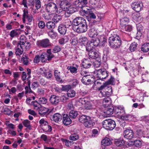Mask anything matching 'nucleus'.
<instances>
[{"instance_id": "f257e3e1", "label": "nucleus", "mask_w": 149, "mask_h": 149, "mask_svg": "<svg viewBox=\"0 0 149 149\" xmlns=\"http://www.w3.org/2000/svg\"><path fill=\"white\" fill-rule=\"evenodd\" d=\"M73 29L77 33H83L87 30V25L86 20L82 17L74 19L72 22Z\"/></svg>"}, {"instance_id": "f03ea898", "label": "nucleus", "mask_w": 149, "mask_h": 149, "mask_svg": "<svg viewBox=\"0 0 149 149\" xmlns=\"http://www.w3.org/2000/svg\"><path fill=\"white\" fill-rule=\"evenodd\" d=\"M109 42L110 46L113 48L116 49L119 48L121 45V40L119 37L115 35L110 37L109 39Z\"/></svg>"}, {"instance_id": "7ed1b4c3", "label": "nucleus", "mask_w": 149, "mask_h": 149, "mask_svg": "<svg viewBox=\"0 0 149 149\" xmlns=\"http://www.w3.org/2000/svg\"><path fill=\"white\" fill-rule=\"evenodd\" d=\"M102 125L107 130H112L115 127L116 123L114 120L111 119H106L103 122Z\"/></svg>"}, {"instance_id": "20e7f679", "label": "nucleus", "mask_w": 149, "mask_h": 149, "mask_svg": "<svg viewBox=\"0 0 149 149\" xmlns=\"http://www.w3.org/2000/svg\"><path fill=\"white\" fill-rule=\"evenodd\" d=\"M78 102L80 104L79 105H84L86 109L90 110L93 108L92 102L86 101L84 98H79Z\"/></svg>"}, {"instance_id": "39448f33", "label": "nucleus", "mask_w": 149, "mask_h": 149, "mask_svg": "<svg viewBox=\"0 0 149 149\" xmlns=\"http://www.w3.org/2000/svg\"><path fill=\"white\" fill-rule=\"evenodd\" d=\"M23 21L24 23H26L27 24H30L33 20V17L31 15L29 14L28 11L27 10H23Z\"/></svg>"}, {"instance_id": "423d86ee", "label": "nucleus", "mask_w": 149, "mask_h": 149, "mask_svg": "<svg viewBox=\"0 0 149 149\" xmlns=\"http://www.w3.org/2000/svg\"><path fill=\"white\" fill-rule=\"evenodd\" d=\"M51 43L48 38H45L37 42V45L38 46L43 48H46L51 45Z\"/></svg>"}, {"instance_id": "0eeeda50", "label": "nucleus", "mask_w": 149, "mask_h": 149, "mask_svg": "<svg viewBox=\"0 0 149 149\" xmlns=\"http://www.w3.org/2000/svg\"><path fill=\"white\" fill-rule=\"evenodd\" d=\"M97 77L100 80L105 79L108 77V73L105 70L103 69L96 70Z\"/></svg>"}, {"instance_id": "6e6552de", "label": "nucleus", "mask_w": 149, "mask_h": 149, "mask_svg": "<svg viewBox=\"0 0 149 149\" xmlns=\"http://www.w3.org/2000/svg\"><path fill=\"white\" fill-rule=\"evenodd\" d=\"M104 91H100V93L102 97L109 96L112 93V87L109 85L106 86L104 85Z\"/></svg>"}, {"instance_id": "1a4fd4ad", "label": "nucleus", "mask_w": 149, "mask_h": 149, "mask_svg": "<svg viewBox=\"0 0 149 149\" xmlns=\"http://www.w3.org/2000/svg\"><path fill=\"white\" fill-rule=\"evenodd\" d=\"M92 48L88 46L86 48V50L88 51V55L90 57L92 58H97L99 56V53L95 50H93Z\"/></svg>"}, {"instance_id": "9d476101", "label": "nucleus", "mask_w": 149, "mask_h": 149, "mask_svg": "<svg viewBox=\"0 0 149 149\" xmlns=\"http://www.w3.org/2000/svg\"><path fill=\"white\" fill-rule=\"evenodd\" d=\"M123 135L125 138L127 139H131L134 137L133 132L131 130H125L123 132Z\"/></svg>"}, {"instance_id": "9b49d317", "label": "nucleus", "mask_w": 149, "mask_h": 149, "mask_svg": "<svg viewBox=\"0 0 149 149\" xmlns=\"http://www.w3.org/2000/svg\"><path fill=\"white\" fill-rule=\"evenodd\" d=\"M142 4L140 2H134L131 5L132 9L137 12L140 11L142 8Z\"/></svg>"}, {"instance_id": "f8f14e48", "label": "nucleus", "mask_w": 149, "mask_h": 149, "mask_svg": "<svg viewBox=\"0 0 149 149\" xmlns=\"http://www.w3.org/2000/svg\"><path fill=\"white\" fill-rule=\"evenodd\" d=\"M114 112L117 115L119 116L121 118L125 113L124 108L121 106L117 107L115 108Z\"/></svg>"}, {"instance_id": "ddd939ff", "label": "nucleus", "mask_w": 149, "mask_h": 149, "mask_svg": "<svg viewBox=\"0 0 149 149\" xmlns=\"http://www.w3.org/2000/svg\"><path fill=\"white\" fill-rule=\"evenodd\" d=\"M101 81H102V80H97L95 81L94 84V85L96 86V88L100 91L104 90L105 85L104 84H102Z\"/></svg>"}, {"instance_id": "4468645a", "label": "nucleus", "mask_w": 149, "mask_h": 149, "mask_svg": "<svg viewBox=\"0 0 149 149\" xmlns=\"http://www.w3.org/2000/svg\"><path fill=\"white\" fill-rule=\"evenodd\" d=\"M49 101L52 104L57 105L60 102V97L54 95H52L50 97Z\"/></svg>"}, {"instance_id": "2eb2a0df", "label": "nucleus", "mask_w": 149, "mask_h": 149, "mask_svg": "<svg viewBox=\"0 0 149 149\" xmlns=\"http://www.w3.org/2000/svg\"><path fill=\"white\" fill-rule=\"evenodd\" d=\"M56 5L53 3H50L46 5V10L48 12L54 13L55 10Z\"/></svg>"}, {"instance_id": "dca6fc26", "label": "nucleus", "mask_w": 149, "mask_h": 149, "mask_svg": "<svg viewBox=\"0 0 149 149\" xmlns=\"http://www.w3.org/2000/svg\"><path fill=\"white\" fill-rule=\"evenodd\" d=\"M62 118V116L61 114L58 113H56L51 116V119L55 122L58 123L61 120Z\"/></svg>"}, {"instance_id": "f3484780", "label": "nucleus", "mask_w": 149, "mask_h": 149, "mask_svg": "<svg viewBox=\"0 0 149 149\" xmlns=\"http://www.w3.org/2000/svg\"><path fill=\"white\" fill-rule=\"evenodd\" d=\"M129 21V18L127 17H125L120 19V27H124V26L127 25Z\"/></svg>"}, {"instance_id": "a211bd4d", "label": "nucleus", "mask_w": 149, "mask_h": 149, "mask_svg": "<svg viewBox=\"0 0 149 149\" xmlns=\"http://www.w3.org/2000/svg\"><path fill=\"white\" fill-rule=\"evenodd\" d=\"M100 45V43L99 39L97 38H93L92 39L89 44L90 47L93 48V47H96L98 45Z\"/></svg>"}, {"instance_id": "6ab92c4d", "label": "nucleus", "mask_w": 149, "mask_h": 149, "mask_svg": "<svg viewBox=\"0 0 149 149\" xmlns=\"http://www.w3.org/2000/svg\"><path fill=\"white\" fill-rule=\"evenodd\" d=\"M71 122V120L68 115L65 114L63 115V123L65 125H70Z\"/></svg>"}, {"instance_id": "aec40b11", "label": "nucleus", "mask_w": 149, "mask_h": 149, "mask_svg": "<svg viewBox=\"0 0 149 149\" xmlns=\"http://www.w3.org/2000/svg\"><path fill=\"white\" fill-rule=\"evenodd\" d=\"M113 107L112 106H109L107 108L105 111L104 112L107 115L106 116L103 115L104 117H107L109 115H111L113 114V112H114L113 111Z\"/></svg>"}, {"instance_id": "412c9836", "label": "nucleus", "mask_w": 149, "mask_h": 149, "mask_svg": "<svg viewBox=\"0 0 149 149\" xmlns=\"http://www.w3.org/2000/svg\"><path fill=\"white\" fill-rule=\"evenodd\" d=\"M93 63L90 61L88 59H85L83 61L82 65L85 68H88L90 67Z\"/></svg>"}, {"instance_id": "4be33fe9", "label": "nucleus", "mask_w": 149, "mask_h": 149, "mask_svg": "<svg viewBox=\"0 0 149 149\" xmlns=\"http://www.w3.org/2000/svg\"><path fill=\"white\" fill-rule=\"evenodd\" d=\"M40 60L42 63L45 62L47 60L50 61L52 58L49 57L46 53H43L40 56Z\"/></svg>"}, {"instance_id": "5701e85b", "label": "nucleus", "mask_w": 149, "mask_h": 149, "mask_svg": "<svg viewBox=\"0 0 149 149\" xmlns=\"http://www.w3.org/2000/svg\"><path fill=\"white\" fill-rule=\"evenodd\" d=\"M39 113L42 116H44L49 111V109L47 108L40 107L39 109Z\"/></svg>"}, {"instance_id": "b1692460", "label": "nucleus", "mask_w": 149, "mask_h": 149, "mask_svg": "<svg viewBox=\"0 0 149 149\" xmlns=\"http://www.w3.org/2000/svg\"><path fill=\"white\" fill-rule=\"evenodd\" d=\"M60 6H61L62 8L63 9V11H65L68 9V11H69V13H72L73 12H74L75 11L74 10V11H72L71 12V8H68L69 6L67 5V3L66 2H61L60 4Z\"/></svg>"}, {"instance_id": "393cba45", "label": "nucleus", "mask_w": 149, "mask_h": 149, "mask_svg": "<svg viewBox=\"0 0 149 149\" xmlns=\"http://www.w3.org/2000/svg\"><path fill=\"white\" fill-rule=\"evenodd\" d=\"M61 74V73L58 70H56L54 71V75L56 80L60 82L62 81Z\"/></svg>"}, {"instance_id": "a878e982", "label": "nucleus", "mask_w": 149, "mask_h": 149, "mask_svg": "<svg viewBox=\"0 0 149 149\" xmlns=\"http://www.w3.org/2000/svg\"><path fill=\"white\" fill-rule=\"evenodd\" d=\"M97 38L99 40L100 46L103 45L107 41V39L104 35L99 36Z\"/></svg>"}, {"instance_id": "bb28decb", "label": "nucleus", "mask_w": 149, "mask_h": 149, "mask_svg": "<svg viewBox=\"0 0 149 149\" xmlns=\"http://www.w3.org/2000/svg\"><path fill=\"white\" fill-rule=\"evenodd\" d=\"M67 29L64 26L61 24L58 26V31L61 34L65 35Z\"/></svg>"}, {"instance_id": "cd10ccee", "label": "nucleus", "mask_w": 149, "mask_h": 149, "mask_svg": "<svg viewBox=\"0 0 149 149\" xmlns=\"http://www.w3.org/2000/svg\"><path fill=\"white\" fill-rule=\"evenodd\" d=\"M23 52V47L19 45H17L15 49V54L16 56H20L22 54Z\"/></svg>"}, {"instance_id": "c85d7f7f", "label": "nucleus", "mask_w": 149, "mask_h": 149, "mask_svg": "<svg viewBox=\"0 0 149 149\" xmlns=\"http://www.w3.org/2000/svg\"><path fill=\"white\" fill-rule=\"evenodd\" d=\"M89 75H86L84 76L81 79L82 83L85 84H88L91 81V79H89Z\"/></svg>"}, {"instance_id": "c756f323", "label": "nucleus", "mask_w": 149, "mask_h": 149, "mask_svg": "<svg viewBox=\"0 0 149 149\" xmlns=\"http://www.w3.org/2000/svg\"><path fill=\"white\" fill-rule=\"evenodd\" d=\"M121 118L126 120L134 121L135 119L134 117L133 116L130 114L126 115H124L123 116H122Z\"/></svg>"}, {"instance_id": "7c9ffc66", "label": "nucleus", "mask_w": 149, "mask_h": 149, "mask_svg": "<svg viewBox=\"0 0 149 149\" xmlns=\"http://www.w3.org/2000/svg\"><path fill=\"white\" fill-rule=\"evenodd\" d=\"M73 4L76 7H79L81 8H82L86 5L84 3H83V2H81L80 0L75 1Z\"/></svg>"}, {"instance_id": "2f4dec72", "label": "nucleus", "mask_w": 149, "mask_h": 149, "mask_svg": "<svg viewBox=\"0 0 149 149\" xmlns=\"http://www.w3.org/2000/svg\"><path fill=\"white\" fill-rule=\"evenodd\" d=\"M79 42L81 45L85 46L88 43V40L85 37H80L78 40Z\"/></svg>"}, {"instance_id": "473e14b6", "label": "nucleus", "mask_w": 149, "mask_h": 149, "mask_svg": "<svg viewBox=\"0 0 149 149\" xmlns=\"http://www.w3.org/2000/svg\"><path fill=\"white\" fill-rule=\"evenodd\" d=\"M55 24L53 22L48 21L46 24V26L49 29H53L55 28Z\"/></svg>"}, {"instance_id": "72a5a7b5", "label": "nucleus", "mask_w": 149, "mask_h": 149, "mask_svg": "<svg viewBox=\"0 0 149 149\" xmlns=\"http://www.w3.org/2000/svg\"><path fill=\"white\" fill-rule=\"evenodd\" d=\"M141 50L144 52H146L149 50V43H144L142 45L141 48Z\"/></svg>"}, {"instance_id": "f704fd0d", "label": "nucleus", "mask_w": 149, "mask_h": 149, "mask_svg": "<svg viewBox=\"0 0 149 149\" xmlns=\"http://www.w3.org/2000/svg\"><path fill=\"white\" fill-rule=\"evenodd\" d=\"M95 123L90 119H88L84 123L85 126L86 127H90L94 125Z\"/></svg>"}, {"instance_id": "c9c22d12", "label": "nucleus", "mask_w": 149, "mask_h": 149, "mask_svg": "<svg viewBox=\"0 0 149 149\" xmlns=\"http://www.w3.org/2000/svg\"><path fill=\"white\" fill-rule=\"evenodd\" d=\"M101 143L104 146H108L111 144V142L109 139L106 138L102 140Z\"/></svg>"}, {"instance_id": "e433bc0d", "label": "nucleus", "mask_w": 149, "mask_h": 149, "mask_svg": "<svg viewBox=\"0 0 149 149\" xmlns=\"http://www.w3.org/2000/svg\"><path fill=\"white\" fill-rule=\"evenodd\" d=\"M71 21L69 19H66L64 20L63 24H62L67 28H69L72 24Z\"/></svg>"}, {"instance_id": "4c0bfd02", "label": "nucleus", "mask_w": 149, "mask_h": 149, "mask_svg": "<svg viewBox=\"0 0 149 149\" xmlns=\"http://www.w3.org/2000/svg\"><path fill=\"white\" fill-rule=\"evenodd\" d=\"M136 26L137 30V35L139 36H141V34L143 30V26L142 25L140 24H137Z\"/></svg>"}, {"instance_id": "58836bf2", "label": "nucleus", "mask_w": 149, "mask_h": 149, "mask_svg": "<svg viewBox=\"0 0 149 149\" xmlns=\"http://www.w3.org/2000/svg\"><path fill=\"white\" fill-rule=\"evenodd\" d=\"M90 119V117L89 116L83 115L80 117L79 120L80 122L84 123L88 119Z\"/></svg>"}, {"instance_id": "ea45409f", "label": "nucleus", "mask_w": 149, "mask_h": 149, "mask_svg": "<svg viewBox=\"0 0 149 149\" xmlns=\"http://www.w3.org/2000/svg\"><path fill=\"white\" fill-rule=\"evenodd\" d=\"M67 94L68 97H72L75 96V92L73 90L71 89L67 91Z\"/></svg>"}, {"instance_id": "a19ab883", "label": "nucleus", "mask_w": 149, "mask_h": 149, "mask_svg": "<svg viewBox=\"0 0 149 149\" xmlns=\"http://www.w3.org/2000/svg\"><path fill=\"white\" fill-rule=\"evenodd\" d=\"M18 29L12 30L10 33V36L11 37L13 38L15 36H17L19 34L18 32Z\"/></svg>"}, {"instance_id": "79ce46f5", "label": "nucleus", "mask_w": 149, "mask_h": 149, "mask_svg": "<svg viewBox=\"0 0 149 149\" xmlns=\"http://www.w3.org/2000/svg\"><path fill=\"white\" fill-rule=\"evenodd\" d=\"M31 103L34 109L36 110H38L40 107V104L36 101H33Z\"/></svg>"}, {"instance_id": "37998d69", "label": "nucleus", "mask_w": 149, "mask_h": 149, "mask_svg": "<svg viewBox=\"0 0 149 149\" xmlns=\"http://www.w3.org/2000/svg\"><path fill=\"white\" fill-rule=\"evenodd\" d=\"M121 29L123 31H124L130 32L132 30V27L131 26L129 25H127L124 26V27H122Z\"/></svg>"}, {"instance_id": "c03bdc74", "label": "nucleus", "mask_w": 149, "mask_h": 149, "mask_svg": "<svg viewBox=\"0 0 149 149\" xmlns=\"http://www.w3.org/2000/svg\"><path fill=\"white\" fill-rule=\"evenodd\" d=\"M61 19V17L58 15H54L52 19V20L55 23L58 22Z\"/></svg>"}, {"instance_id": "a18cd8bd", "label": "nucleus", "mask_w": 149, "mask_h": 149, "mask_svg": "<svg viewBox=\"0 0 149 149\" xmlns=\"http://www.w3.org/2000/svg\"><path fill=\"white\" fill-rule=\"evenodd\" d=\"M44 131L46 132H49L52 130V128L51 126L48 125V124L46 125L45 126L43 127L42 128Z\"/></svg>"}, {"instance_id": "49530a36", "label": "nucleus", "mask_w": 149, "mask_h": 149, "mask_svg": "<svg viewBox=\"0 0 149 149\" xmlns=\"http://www.w3.org/2000/svg\"><path fill=\"white\" fill-rule=\"evenodd\" d=\"M48 34L49 36L52 39H55L57 36L56 33L53 30L49 31L48 32Z\"/></svg>"}, {"instance_id": "de8ad7c7", "label": "nucleus", "mask_w": 149, "mask_h": 149, "mask_svg": "<svg viewBox=\"0 0 149 149\" xmlns=\"http://www.w3.org/2000/svg\"><path fill=\"white\" fill-rule=\"evenodd\" d=\"M78 115V113L77 111L72 110L70 112L69 116L71 118H74Z\"/></svg>"}, {"instance_id": "09e8293b", "label": "nucleus", "mask_w": 149, "mask_h": 149, "mask_svg": "<svg viewBox=\"0 0 149 149\" xmlns=\"http://www.w3.org/2000/svg\"><path fill=\"white\" fill-rule=\"evenodd\" d=\"M132 18L134 20L138 22L141 19L140 14L138 13V12L133 14Z\"/></svg>"}, {"instance_id": "8fccbe9b", "label": "nucleus", "mask_w": 149, "mask_h": 149, "mask_svg": "<svg viewBox=\"0 0 149 149\" xmlns=\"http://www.w3.org/2000/svg\"><path fill=\"white\" fill-rule=\"evenodd\" d=\"M68 68L70 72L72 73H76L77 72V68L73 66H70L68 67Z\"/></svg>"}, {"instance_id": "3c124183", "label": "nucleus", "mask_w": 149, "mask_h": 149, "mask_svg": "<svg viewBox=\"0 0 149 149\" xmlns=\"http://www.w3.org/2000/svg\"><path fill=\"white\" fill-rule=\"evenodd\" d=\"M107 97L104 98L103 100V103L104 105H109L111 103V100L110 98L108 96Z\"/></svg>"}, {"instance_id": "603ef678", "label": "nucleus", "mask_w": 149, "mask_h": 149, "mask_svg": "<svg viewBox=\"0 0 149 149\" xmlns=\"http://www.w3.org/2000/svg\"><path fill=\"white\" fill-rule=\"evenodd\" d=\"M137 44L135 42H132L131 45L129 47L130 50L131 52L134 51L137 46Z\"/></svg>"}, {"instance_id": "864d4df0", "label": "nucleus", "mask_w": 149, "mask_h": 149, "mask_svg": "<svg viewBox=\"0 0 149 149\" xmlns=\"http://www.w3.org/2000/svg\"><path fill=\"white\" fill-rule=\"evenodd\" d=\"M30 123V122L28 120H25L22 122L24 125L29 129H30L31 127Z\"/></svg>"}, {"instance_id": "5fc2aeb1", "label": "nucleus", "mask_w": 149, "mask_h": 149, "mask_svg": "<svg viewBox=\"0 0 149 149\" xmlns=\"http://www.w3.org/2000/svg\"><path fill=\"white\" fill-rule=\"evenodd\" d=\"M88 34L91 37L94 38L98 34L95 30H90L89 31Z\"/></svg>"}, {"instance_id": "6e6d98bb", "label": "nucleus", "mask_w": 149, "mask_h": 149, "mask_svg": "<svg viewBox=\"0 0 149 149\" xmlns=\"http://www.w3.org/2000/svg\"><path fill=\"white\" fill-rule=\"evenodd\" d=\"M39 122L42 129L43 127L45 126L48 124L46 120H45L44 119H42L40 120Z\"/></svg>"}, {"instance_id": "4d7b16f0", "label": "nucleus", "mask_w": 149, "mask_h": 149, "mask_svg": "<svg viewBox=\"0 0 149 149\" xmlns=\"http://www.w3.org/2000/svg\"><path fill=\"white\" fill-rule=\"evenodd\" d=\"M142 144V141L140 140H136L134 142V145L136 147H141Z\"/></svg>"}, {"instance_id": "13d9d810", "label": "nucleus", "mask_w": 149, "mask_h": 149, "mask_svg": "<svg viewBox=\"0 0 149 149\" xmlns=\"http://www.w3.org/2000/svg\"><path fill=\"white\" fill-rule=\"evenodd\" d=\"M124 143V141L123 140H118L115 141V144L117 146L123 145Z\"/></svg>"}, {"instance_id": "bf43d9fd", "label": "nucleus", "mask_w": 149, "mask_h": 149, "mask_svg": "<svg viewBox=\"0 0 149 149\" xmlns=\"http://www.w3.org/2000/svg\"><path fill=\"white\" fill-rule=\"evenodd\" d=\"M79 138L78 135L76 134H72L69 137V139L71 140L75 141Z\"/></svg>"}, {"instance_id": "052dcab7", "label": "nucleus", "mask_w": 149, "mask_h": 149, "mask_svg": "<svg viewBox=\"0 0 149 149\" xmlns=\"http://www.w3.org/2000/svg\"><path fill=\"white\" fill-rule=\"evenodd\" d=\"M43 76L46 77L47 78L49 79L51 78L52 76V74L51 72L50 71L47 70Z\"/></svg>"}, {"instance_id": "680f3d73", "label": "nucleus", "mask_w": 149, "mask_h": 149, "mask_svg": "<svg viewBox=\"0 0 149 149\" xmlns=\"http://www.w3.org/2000/svg\"><path fill=\"white\" fill-rule=\"evenodd\" d=\"M47 99L45 97H42L39 99L38 101L41 104H45L47 102Z\"/></svg>"}, {"instance_id": "e2e57ef3", "label": "nucleus", "mask_w": 149, "mask_h": 149, "mask_svg": "<svg viewBox=\"0 0 149 149\" xmlns=\"http://www.w3.org/2000/svg\"><path fill=\"white\" fill-rule=\"evenodd\" d=\"M89 2L93 6L97 7L98 6L99 2L98 0H90Z\"/></svg>"}, {"instance_id": "0e129e2a", "label": "nucleus", "mask_w": 149, "mask_h": 149, "mask_svg": "<svg viewBox=\"0 0 149 149\" xmlns=\"http://www.w3.org/2000/svg\"><path fill=\"white\" fill-rule=\"evenodd\" d=\"M61 49L60 46H56L53 48L52 52L54 53H56L59 52Z\"/></svg>"}, {"instance_id": "69168bd1", "label": "nucleus", "mask_w": 149, "mask_h": 149, "mask_svg": "<svg viewBox=\"0 0 149 149\" xmlns=\"http://www.w3.org/2000/svg\"><path fill=\"white\" fill-rule=\"evenodd\" d=\"M61 7L60 5L58 7H57L56 5V7H55V8H56V10L54 13H59L62 12L63 11V10Z\"/></svg>"}, {"instance_id": "338daca9", "label": "nucleus", "mask_w": 149, "mask_h": 149, "mask_svg": "<svg viewBox=\"0 0 149 149\" xmlns=\"http://www.w3.org/2000/svg\"><path fill=\"white\" fill-rule=\"evenodd\" d=\"M5 124L10 129H14L15 127V125L12 123H9L8 121L6 122Z\"/></svg>"}, {"instance_id": "774afa93", "label": "nucleus", "mask_w": 149, "mask_h": 149, "mask_svg": "<svg viewBox=\"0 0 149 149\" xmlns=\"http://www.w3.org/2000/svg\"><path fill=\"white\" fill-rule=\"evenodd\" d=\"M22 61L25 65H28L29 62L28 61V57L26 56L22 57L21 58Z\"/></svg>"}]
</instances>
